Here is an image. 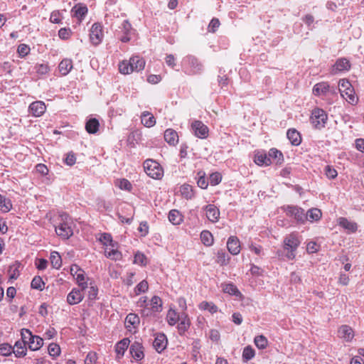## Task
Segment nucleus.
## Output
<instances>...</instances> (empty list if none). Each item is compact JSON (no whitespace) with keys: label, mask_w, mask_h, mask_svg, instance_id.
I'll return each instance as SVG.
<instances>
[{"label":"nucleus","mask_w":364,"mask_h":364,"mask_svg":"<svg viewBox=\"0 0 364 364\" xmlns=\"http://www.w3.org/2000/svg\"><path fill=\"white\" fill-rule=\"evenodd\" d=\"M198 179L197 181L198 186L203 189L207 188V187L208 186V182L205 179V172L203 171H200L198 172Z\"/></svg>","instance_id":"51"},{"label":"nucleus","mask_w":364,"mask_h":364,"mask_svg":"<svg viewBox=\"0 0 364 364\" xmlns=\"http://www.w3.org/2000/svg\"><path fill=\"white\" fill-rule=\"evenodd\" d=\"M126 322L135 327L139 323V318L135 314H129L126 317Z\"/></svg>","instance_id":"55"},{"label":"nucleus","mask_w":364,"mask_h":364,"mask_svg":"<svg viewBox=\"0 0 364 364\" xmlns=\"http://www.w3.org/2000/svg\"><path fill=\"white\" fill-rule=\"evenodd\" d=\"M45 283L40 276H36L31 281V288L42 291L44 288Z\"/></svg>","instance_id":"48"},{"label":"nucleus","mask_w":364,"mask_h":364,"mask_svg":"<svg viewBox=\"0 0 364 364\" xmlns=\"http://www.w3.org/2000/svg\"><path fill=\"white\" fill-rule=\"evenodd\" d=\"M84 289H78L74 288L68 295L67 301L70 305L79 304L84 298L82 291Z\"/></svg>","instance_id":"11"},{"label":"nucleus","mask_w":364,"mask_h":364,"mask_svg":"<svg viewBox=\"0 0 364 364\" xmlns=\"http://www.w3.org/2000/svg\"><path fill=\"white\" fill-rule=\"evenodd\" d=\"M254 342L259 349H265L268 344L267 339L262 335L256 336Z\"/></svg>","instance_id":"49"},{"label":"nucleus","mask_w":364,"mask_h":364,"mask_svg":"<svg viewBox=\"0 0 364 364\" xmlns=\"http://www.w3.org/2000/svg\"><path fill=\"white\" fill-rule=\"evenodd\" d=\"M228 251L233 255H237L240 252V243L237 237L231 236L227 242Z\"/></svg>","instance_id":"14"},{"label":"nucleus","mask_w":364,"mask_h":364,"mask_svg":"<svg viewBox=\"0 0 364 364\" xmlns=\"http://www.w3.org/2000/svg\"><path fill=\"white\" fill-rule=\"evenodd\" d=\"M103 38L102 26L99 23H95L90 29V39L92 43L97 46L100 43Z\"/></svg>","instance_id":"6"},{"label":"nucleus","mask_w":364,"mask_h":364,"mask_svg":"<svg viewBox=\"0 0 364 364\" xmlns=\"http://www.w3.org/2000/svg\"><path fill=\"white\" fill-rule=\"evenodd\" d=\"M149 289L148 282L146 280H142L135 287V293L136 295L146 292Z\"/></svg>","instance_id":"53"},{"label":"nucleus","mask_w":364,"mask_h":364,"mask_svg":"<svg viewBox=\"0 0 364 364\" xmlns=\"http://www.w3.org/2000/svg\"><path fill=\"white\" fill-rule=\"evenodd\" d=\"M46 110V106L43 101H36L29 106V112L34 117H41Z\"/></svg>","instance_id":"10"},{"label":"nucleus","mask_w":364,"mask_h":364,"mask_svg":"<svg viewBox=\"0 0 364 364\" xmlns=\"http://www.w3.org/2000/svg\"><path fill=\"white\" fill-rule=\"evenodd\" d=\"M181 196L187 199H191L194 196L193 187L188 184H183L180 187Z\"/></svg>","instance_id":"32"},{"label":"nucleus","mask_w":364,"mask_h":364,"mask_svg":"<svg viewBox=\"0 0 364 364\" xmlns=\"http://www.w3.org/2000/svg\"><path fill=\"white\" fill-rule=\"evenodd\" d=\"M100 123L95 118L89 119L85 124V129L90 134H95L99 130Z\"/></svg>","instance_id":"28"},{"label":"nucleus","mask_w":364,"mask_h":364,"mask_svg":"<svg viewBox=\"0 0 364 364\" xmlns=\"http://www.w3.org/2000/svg\"><path fill=\"white\" fill-rule=\"evenodd\" d=\"M13 348L8 343L0 344V354L4 356H8L11 354Z\"/></svg>","instance_id":"56"},{"label":"nucleus","mask_w":364,"mask_h":364,"mask_svg":"<svg viewBox=\"0 0 364 364\" xmlns=\"http://www.w3.org/2000/svg\"><path fill=\"white\" fill-rule=\"evenodd\" d=\"M151 306L153 311H161L162 308V301L161 298L157 296H153L151 299Z\"/></svg>","instance_id":"46"},{"label":"nucleus","mask_w":364,"mask_h":364,"mask_svg":"<svg viewBox=\"0 0 364 364\" xmlns=\"http://www.w3.org/2000/svg\"><path fill=\"white\" fill-rule=\"evenodd\" d=\"M223 290L225 293H227L230 295H233L238 297L242 296L241 292L239 291L237 287L232 283L224 284L223 287Z\"/></svg>","instance_id":"30"},{"label":"nucleus","mask_w":364,"mask_h":364,"mask_svg":"<svg viewBox=\"0 0 364 364\" xmlns=\"http://www.w3.org/2000/svg\"><path fill=\"white\" fill-rule=\"evenodd\" d=\"M220 23L218 18H213L209 25H208V31L210 32H215V31L218 29V28L220 26Z\"/></svg>","instance_id":"64"},{"label":"nucleus","mask_w":364,"mask_h":364,"mask_svg":"<svg viewBox=\"0 0 364 364\" xmlns=\"http://www.w3.org/2000/svg\"><path fill=\"white\" fill-rule=\"evenodd\" d=\"M43 345V340L39 336H35L33 340L29 341L28 348L31 350H37Z\"/></svg>","instance_id":"43"},{"label":"nucleus","mask_w":364,"mask_h":364,"mask_svg":"<svg viewBox=\"0 0 364 364\" xmlns=\"http://www.w3.org/2000/svg\"><path fill=\"white\" fill-rule=\"evenodd\" d=\"M329 88L330 86L328 82H318L314 86L313 93L316 96L326 95L329 91Z\"/></svg>","instance_id":"21"},{"label":"nucleus","mask_w":364,"mask_h":364,"mask_svg":"<svg viewBox=\"0 0 364 364\" xmlns=\"http://www.w3.org/2000/svg\"><path fill=\"white\" fill-rule=\"evenodd\" d=\"M105 255L107 257L112 259L118 260L122 257V254L114 247H106L105 250Z\"/></svg>","instance_id":"35"},{"label":"nucleus","mask_w":364,"mask_h":364,"mask_svg":"<svg viewBox=\"0 0 364 364\" xmlns=\"http://www.w3.org/2000/svg\"><path fill=\"white\" fill-rule=\"evenodd\" d=\"M255 353L254 349L248 346H246L242 352V359L245 361H248L255 357Z\"/></svg>","instance_id":"50"},{"label":"nucleus","mask_w":364,"mask_h":364,"mask_svg":"<svg viewBox=\"0 0 364 364\" xmlns=\"http://www.w3.org/2000/svg\"><path fill=\"white\" fill-rule=\"evenodd\" d=\"M134 262L135 264H140V265H146V256L144 254H142L141 252H137L134 255Z\"/></svg>","instance_id":"60"},{"label":"nucleus","mask_w":364,"mask_h":364,"mask_svg":"<svg viewBox=\"0 0 364 364\" xmlns=\"http://www.w3.org/2000/svg\"><path fill=\"white\" fill-rule=\"evenodd\" d=\"M141 123L146 127H151L155 125L156 119L152 114L149 112H144L141 115Z\"/></svg>","instance_id":"25"},{"label":"nucleus","mask_w":364,"mask_h":364,"mask_svg":"<svg viewBox=\"0 0 364 364\" xmlns=\"http://www.w3.org/2000/svg\"><path fill=\"white\" fill-rule=\"evenodd\" d=\"M100 241L106 246L115 247L117 243L112 240V235L109 233H103L100 237Z\"/></svg>","instance_id":"44"},{"label":"nucleus","mask_w":364,"mask_h":364,"mask_svg":"<svg viewBox=\"0 0 364 364\" xmlns=\"http://www.w3.org/2000/svg\"><path fill=\"white\" fill-rule=\"evenodd\" d=\"M190 321L188 316L182 315L180 319V323L178 325V330L180 335H183L189 328Z\"/></svg>","instance_id":"31"},{"label":"nucleus","mask_w":364,"mask_h":364,"mask_svg":"<svg viewBox=\"0 0 364 364\" xmlns=\"http://www.w3.org/2000/svg\"><path fill=\"white\" fill-rule=\"evenodd\" d=\"M59 223L55 227L56 234L63 240H68L73 235V221L69 215L62 213L59 215Z\"/></svg>","instance_id":"1"},{"label":"nucleus","mask_w":364,"mask_h":364,"mask_svg":"<svg viewBox=\"0 0 364 364\" xmlns=\"http://www.w3.org/2000/svg\"><path fill=\"white\" fill-rule=\"evenodd\" d=\"M18 53L20 56L24 57L30 52V48L26 44H20L17 49Z\"/></svg>","instance_id":"62"},{"label":"nucleus","mask_w":364,"mask_h":364,"mask_svg":"<svg viewBox=\"0 0 364 364\" xmlns=\"http://www.w3.org/2000/svg\"><path fill=\"white\" fill-rule=\"evenodd\" d=\"M325 173L326 176L330 179L335 178L338 175L337 171L330 166H326L325 167Z\"/></svg>","instance_id":"61"},{"label":"nucleus","mask_w":364,"mask_h":364,"mask_svg":"<svg viewBox=\"0 0 364 364\" xmlns=\"http://www.w3.org/2000/svg\"><path fill=\"white\" fill-rule=\"evenodd\" d=\"M130 66L133 68V72H139L144 70L145 60L139 56H133L129 60Z\"/></svg>","instance_id":"18"},{"label":"nucleus","mask_w":364,"mask_h":364,"mask_svg":"<svg viewBox=\"0 0 364 364\" xmlns=\"http://www.w3.org/2000/svg\"><path fill=\"white\" fill-rule=\"evenodd\" d=\"M167 345V338L164 333H160L155 338L153 346L156 351L161 353L163 351Z\"/></svg>","instance_id":"17"},{"label":"nucleus","mask_w":364,"mask_h":364,"mask_svg":"<svg viewBox=\"0 0 364 364\" xmlns=\"http://www.w3.org/2000/svg\"><path fill=\"white\" fill-rule=\"evenodd\" d=\"M97 359V354L94 352H90L86 356L85 364H95Z\"/></svg>","instance_id":"63"},{"label":"nucleus","mask_w":364,"mask_h":364,"mask_svg":"<svg viewBox=\"0 0 364 364\" xmlns=\"http://www.w3.org/2000/svg\"><path fill=\"white\" fill-rule=\"evenodd\" d=\"M226 256L225 252L223 250L218 251L217 253V263L222 266L227 264L228 259L226 258Z\"/></svg>","instance_id":"58"},{"label":"nucleus","mask_w":364,"mask_h":364,"mask_svg":"<svg viewBox=\"0 0 364 364\" xmlns=\"http://www.w3.org/2000/svg\"><path fill=\"white\" fill-rule=\"evenodd\" d=\"M350 68V63L349 60L345 58H339L336 60L333 67V70L339 72L349 70Z\"/></svg>","instance_id":"22"},{"label":"nucleus","mask_w":364,"mask_h":364,"mask_svg":"<svg viewBox=\"0 0 364 364\" xmlns=\"http://www.w3.org/2000/svg\"><path fill=\"white\" fill-rule=\"evenodd\" d=\"M199 308L202 310H208L211 314H214L218 311V306L213 302L202 301L199 304Z\"/></svg>","instance_id":"45"},{"label":"nucleus","mask_w":364,"mask_h":364,"mask_svg":"<svg viewBox=\"0 0 364 364\" xmlns=\"http://www.w3.org/2000/svg\"><path fill=\"white\" fill-rule=\"evenodd\" d=\"M119 70L124 75H128L133 72V68H132L129 62L127 60H123L119 63Z\"/></svg>","instance_id":"47"},{"label":"nucleus","mask_w":364,"mask_h":364,"mask_svg":"<svg viewBox=\"0 0 364 364\" xmlns=\"http://www.w3.org/2000/svg\"><path fill=\"white\" fill-rule=\"evenodd\" d=\"M255 162L259 166H269L272 163V161L270 160V158L268 157V156L266 154H256L255 156Z\"/></svg>","instance_id":"40"},{"label":"nucleus","mask_w":364,"mask_h":364,"mask_svg":"<svg viewBox=\"0 0 364 364\" xmlns=\"http://www.w3.org/2000/svg\"><path fill=\"white\" fill-rule=\"evenodd\" d=\"M338 336L346 341H350L354 336L353 329L347 326H341L338 331Z\"/></svg>","instance_id":"20"},{"label":"nucleus","mask_w":364,"mask_h":364,"mask_svg":"<svg viewBox=\"0 0 364 364\" xmlns=\"http://www.w3.org/2000/svg\"><path fill=\"white\" fill-rule=\"evenodd\" d=\"M221 179H222L221 174L218 172H215V173H211L209 177L210 183L212 186H216V185L219 184L221 181Z\"/></svg>","instance_id":"57"},{"label":"nucleus","mask_w":364,"mask_h":364,"mask_svg":"<svg viewBox=\"0 0 364 364\" xmlns=\"http://www.w3.org/2000/svg\"><path fill=\"white\" fill-rule=\"evenodd\" d=\"M328 117L325 111L321 109H315L311 115V122L316 129H320L324 127Z\"/></svg>","instance_id":"5"},{"label":"nucleus","mask_w":364,"mask_h":364,"mask_svg":"<svg viewBox=\"0 0 364 364\" xmlns=\"http://www.w3.org/2000/svg\"><path fill=\"white\" fill-rule=\"evenodd\" d=\"M26 350L25 343L20 341L16 342L14 347L12 349V352H14L15 355L18 358L25 356Z\"/></svg>","instance_id":"27"},{"label":"nucleus","mask_w":364,"mask_h":364,"mask_svg":"<svg viewBox=\"0 0 364 364\" xmlns=\"http://www.w3.org/2000/svg\"><path fill=\"white\" fill-rule=\"evenodd\" d=\"M48 353L50 356L56 357L60 353V348L56 343H50L48 348Z\"/></svg>","instance_id":"54"},{"label":"nucleus","mask_w":364,"mask_h":364,"mask_svg":"<svg viewBox=\"0 0 364 364\" xmlns=\"http://www.w3.org/2000/svg\"><path fill=\"white\" fill-rule=\"evenodd\" d=\"M191 127L197 137L205 139L208 136L209 129L201 121L196 120L193 122Z\"/></svg>","instance_id":"7"},{"label":"nucleus","mask_w":364,"mask_h":364,"mask_svg":"<svg viewBox=\"0 0 364 364\" xmlns=\"http://www.w3.org/2000/svg\"><path fill=\"white\" fill-rule=\"evenodd\" d=\"M164 139L169 145L175 146L178 142V133L172 129H168L164 132Z\"/></svg>","instance_id":"19"},{"label":"nucleus","mask_w":364,"mask_h":364,"mask_svg":"<svg viewBox=\"0 0 364 364\" xmlns=\"http://www.w3.org/2000/svg\"><path fill=\"white\" fill-rule=\"evenodd\" d=\"M12 208L11 200L0 194V210L4 213H8Z\"/></svg>","instance_id":"39"},{"label":"nucleus","mask_w":364,"mask_h":364,"mask_svg":"<svg viewBox=\"0 0 364 364\" xmlns=\"http://www.w3.org/2000/svg\"><path fill=\"white\" fill-rule=\"evenodd\" d=\"M268 157L270 158L271 161L272 159L274 160L277 164L282 163L284 160L282 153L277 149H271L269 151Z\"/></svg>","instance_id":"42"},{"label":"nucleus","mask_w":364,"mask_h":364,"mask_svg":"<svg viewBox=\"0 0 364 364\" xmlns=\"http://www.w3.org/2000/svg\"><path fill=\"white\" fill-rule=\"evenodd\" d=\"M287 138L294 146H298L301 142L300 133L295 129H289L287 133Z\"/></svg>","instance_id":"24"},{"label":"nucleus","mask_w":364,"mask_h":364,"mask_svg":"<svg viewBox=\"0 0 364 364\" xmlns=\"http://www.w3.org/2000/svg\"><path fill=\"white\" fill-rule=\"evenodd\" d=\"M144 168L146 173L154 179H161L164 176L163 168L153 159H146L144 162Z\"/></svg>","instance_id":"3"},{"label":"nucleus","mask_w":364,"mask_h":364,"mask_svg":"<svg viewBox=\"0 0 364 364\" xmlns=\"http://www.w3.org/2000/svg\"><path fill=\"white\" fill-rule=\"evenodd\" d=\"M167 322L170 326L175 325L180 321L181 318L175 310L169 309L166 315Z\"/></svg>","instance_id":"41"},{"label":"nucleus","mask_w":364,"mask_h":364,"mask_svg":"<svg viewBox=\"0 0 364 364\" xmlns=\"http://www.w3.org/2000/svg\"><path fill=\"white\" fill-rule=\"evenodd\" d=\"M338 224L348 233H354L358 230V225L355 222L348 220L346 218L341 217L338 219Z\"/></svg>","instance_id":"12"},{"label":"nucleus","mask_w":364,"mask_h":364,"mask_svg":"<svg viewBox=\"0 0 364 364\" xmlns=\"http://www.w3.org/2000/svg\"><path fill=\"white\" fill-rule=\"evenodd\" d=\"M124 35L119 38L120 41L123 43H127L130 41L129 35L132 31V25L128 20H124L121 26L119 27Z\"/></svg>","instance_id":"13"},{"label":"nucleus","mask_w":364,"mask_h":364,"mask_svg":"<svg viewBox=\"0 0 364 364\" xmlns=\"http://www.w3.org/2000/svg\"><path fill=\"white\" fill-rule=\"evenodd\" d=\"M200 240L205 246H210L213 243V236L208 230H203L200 233Z\"/></svg>","instance_id":"38"},{"label":"nucleus","mask_w":364,"mask_h":364,"mask_svg":"<svg viewBox=\"0 0 364 364\" xmlns=\"http://www.w3.org/2000/svg\"><path fill=\"white\" fill-rule=\"evenodd\" d=\"M338 85L341 96L351 105L357 103L358 97L350 82L348 80L343 79L339 81Z\"/></svg>","instance_id":"2"},{"label":"nucleus","mask_w":364,"mask_h":364,"mask_svg":"<svg viewBox=\"0 0 364 364\" xmlns=\"http://www.w3.org/2000/svg\"><path fill=\"white\" fill-rule=\"evenodd\" d=\"M305 215L307 217L306 220L318 221L321 218L322 213L318 208H311Z\"/></svg>","instance_id":"37"},{"label":"nucleus","mask_w":364,"mask_h":364,"mask_svg":"<svg viewBox=\"0 0 364 364\" xmlns=\"http://www.w3.org/2000/svg\"><path fill=\"white\" fill-rule=\"evenodd\" d=\"M71 274L75 277L77 282L79 286L81 287L82 289L87 288V282H85V277L84 275V271L79 268L76 264L72 265L70 267Z\"/></svg>","instance_id":"9"},{"label":"nucleus","mask_w":364,"mask_h":364,"mask_svg":"<svg viewBox=\"0 0 364 364\" xmlns=\"http://www.w3.org/2000/svg\"><path fill=\"white\" fill-rule=\"evenodd\" d=\"M129 338H124L117 343L115 350L118 359H120L124 355L125 350L129 347Z\"/></svg>","instance_id":"23"},{"label":"nucleus","mask_w":364,"mask_h":364,"mask_svg":"<svg viewBox=\"0 0 364 364\" xmlns=\"http://www.w3.org/2000/svg\"><path fill=\"white\" fill-rule=\"evenodd\" d=\"M50 263L53 268L58 269L62 266V259L58 252L53 251L50 253Z\"/></svg>","instance_id":"34"},{"label":"nucleus","mask_w":364,"mask_h":364,"mask_svg":"<svg viewBox=\"0 0 364 364\" xmlns=\"http://www.w3.org/2000/svg\"><path fill=\"white\" fill-rule=\"evenodd\" d=\"M207 218L212 223H216L220 218V211L218 208L212 204H209L205 208Z\"/></svg>","instance_id":"15"},{"label":"nucleus","mask_w":364,"mask_h":364,"mask_svg":"<svg viewBox=\"0 0 364 364\" xmlns=\"http://www.w3.org/2000/svg\"><path fill=\"white\" fill-rule=\"evenodd\" d=\"M73 61L70 59H63L59 64L58 68L63 75H66L72 70Z\"/></svg>","instance_id":"26"},{"label":"nucleus","mask_w":364,"mask_h":364,"mask_svg":"<svg viewBox=\"0 0 364 364\" xmlns=\"http://www.w3.org/2000/svg\"><path fill=\"white\" fill-rule=\"evenodd\" d=\"M21 337L22 341H20L21 342H23L25 345L28 343L29 344V341H31L33 340V338L35 336H33L31 332L28 329H23L21 331Z\"/></svg>","instance_id":"52"},{"label":"nucleus","mask_w":364,"mask_h":364,"mask_svg":"<svg viewBox=\"0 0 364 364\" xmlns=\"http://www.w3.org/2000/svg\"><path fill=\"white\" fill-rule=\"evenodd\" d=\"M188 64L192 68V73L196 74L202 70V65L198 62V59L193 56H188L187 58Z\"/></svg>","instance_id":"36"},{"label":"nucleus","mask_w":364,"mask_h":364,"mask_svg":"<svg viewBox=\"0 0 364 364\" xmlns=\"http://www.w3.org/2000/svg\"><path fill=\"white\" fill-rule=\"evenodd\" d=\"M87 6H82V5H75L73 9H72V12L73 13V15L74 16H75L76 18H77L79 20H82L85 16L87 14Z\"/></svg>","instance_id":"29"},{"label":"nucleus","mask_w":364,"mask_h":364,"mask_svg":"<svg viewBox=\"0 0 364 364\" xmlns=\"http://www.w3.org/2000/svg\"><path fill=\"white\" fill-rule=\"evenodd\" d=\"M286 213L289 216L294 217L298 222L304 223L307 219L304 210L297 206H288Z\"/></svg>","instance_id":"8"},{"label":"nucleus","mask_w":364,"mask_h":364,"mask_svg":"<svg viewBox=\"0 0 364 364\" xmlns=\"http://www.w3.org/2000/svg\"><path fill=\"white\" fill-rule=\"evenodd\" d=\"M129 351L132 357L136 360H141L144 356L143 352V346L139 342H134L132 343L130 346Z\"/></svg>","instance_id":"16"},{"label":"nucleus","mask_w":364,"mask_h":364,"mask_svg":"<svg viewBox=\"0 0 364 364\" xmlns=\"http://www.w3.org/2000/svg\"><path fill=\"white\" fill-rule=\"evenodd\" d=\"M168 220L173 225H179L182 221V215L177 210H171L168 213Z\"/></svg>","instance_id":"33"},{"label":"nucleus","mask_w":364,"mask_h":364,"mask_svg":"<svg viewBox=\"0 0 364 364\" xmlns=\"http://www.w3.org/2000/svg\"><path fill=\"white\" fill-rule=\"evenodd\" d=\"M72 31L69 28H62L58 31V36L63 40H67L71 36Z\"/></svg>","instance_id":"59"},{"label":"nucleus","mask_w":364,"mask_h":364,"mask_svg":"<svg viewBox=\"0 0 364 364\" xmlns=\"http://www.w3.org/2000/svg\"><path fill=\"white\" fill-rule=\"evenodd\" d=\"M299 240L294 235H289L284 240V248L288 251L287 257L289 259H293L295 257L294 252L299 245Z\"/></svg>","instance_id":"4"}]
</instances>
